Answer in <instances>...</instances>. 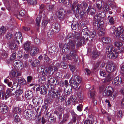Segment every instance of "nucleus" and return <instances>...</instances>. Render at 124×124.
Here are the masks:
<instances>
[{"label": "nucleus", "instance_id": "obj_1", "mask_svg": "<svg viewBox=\"0 0 124 124\" xmlns=\"http://www.w3.org/2000/svg\"><path fill=\"white\" fill-rule=\"evenodd\" d=\"M100 90L101 92H103V94L104 96H109L110 99L111 101L113 100L116 96V93L113 94V89L109 86L105 88L104 86L102 85L100 87Z\"/></svg>", "mask_w": 124, "mask_h": 124}, {"label": "nucleus", "instance_id": "obj_2", "mask_svg": "<svg viewBox=\"0 0 124 124\" xmlns=\"http://www.w3.org/2000/svg\"><path fill=\"white\" fill-rule=\"evenodd\" d=\"M96 22H93V24L95 25L97 24L98 27L99 25L100 27L98 32V34L100 36L103 35L105 33V28L103 25L104 22L103 21V18L100 16L96 15L95 16Z\"/></svg>", "mask_w": 124, "mask_h": 124}, {"label": "nucleus", "instance_id": "obj_3", "mask_svg": "<svg viewBox=\"0 0 124 124\" xmlns=\"http://www.w3.org/2000/svg\"><path fill=\"white\" fill-rule=\"evenodd\" d=\"M80 35L79 34L77 36H76L75 37V39L72 40L71 41L67 44V47L68 49H73L75 47V44L76 45L77 47H78L82 45V42L83 40L82 39L80 40V41H78Z\"/></svg>", "mask_w": 124, "mask_h": 124}, {"label": "nucleus", "instance_id": "obj_4", "mask_svg": "<svg viewBox=\"0 0 124 124\" xmlns=\"http://www.w3.org/2000/svg\"><path fill=\"white\" fill-rule=\"evenodd\" d=\"M75 79L71 78L69 80V83L72 87L74 89L77 88L79 84L81 82V78L79 76H75Z\"/></svg>", "mask_w": 124, "mask_h": 124}, {"label": "nucleus", "instance_id": "obj_5", "mask_svg": "<svg viewBox=\"0 0 124 124\" xmlns=\"http://www.w3.org/2000/svg\"><path fill=\"white\" fill-rule=\"evenodd\" d=\"M110 30H113L114 35L117 38H118L123 33L124 30L121 27H119L117 29H116L115 26H112L110 28Z\"/></svg>", "mask_w": 124, "mask_h": 124}, {"label": "nucleus", "instance_id": "obj_6", "mask_svg": "<svg viewBox=\"0 0 124 124\" xmlns=\"http://www.w3.org/2000/svg\"><path fill=\"white\" fill-rule=\"evenodd\" d=\"M78 56L76 54L75 51L72 50L70 52L69 55H66V57L63 56L62 59L63 60H66L67 59L69 60L73 59L75 62H77L78 61Z\"/></svg>", "mask_w": 124, "mask_h": 124}, {"label": "nucleus", "instance_id": "obj_7", "mask_svg": "<svg viewBox=\"0 0 124 124\" xmlns=\"http://www.w3.org/2000/svg\"><path fill=\"white\" fill-rule=\"evenodd\" d=\"M66 14L65 11L62 8L60 9L59 12H56L55 15L54 14L53 17L56 19L58 16L61 21L63 20L65 18V15Z\"/></svg>", "mask_w": 124, "mask_h": 124}, {"label": "nucleus", "instance_id": "obj_8", "mask_svg": "<svg viewBox=\"0 0 124 124\" xmlns=\"http://www.w3.org/2000/svg\"><path fill=\"white\" fill-rule=\"evenodd\" d=\"M60 92L58 90L53 91L51 90L48 93V95L50 98L51 100H53L57 98L60 96Z\"/></svg>", "mask_w": 124, "mask_h": 124}, {"label": "nucleus", "instance_id": "obj_9", "mask_svg": "<svg viewBox=\"0 0 124 124\" xmlns=\"http://www.w3.org/2000/svg\"><path fill=\"white\" fill-rule=\"evenodd\" d=\"M54 72L53 67L50 66H49L48 69L45 68L43 70L42 74L43 76H47L48 75H52Z\"/></svg>", "mask_w": 124, "mask_h": 124}, {"label": "nucleus", "instance_id": "obj_10", "mask_svg": "<svg viewBox=\"0 0 124 124\" xmlns=\"http://www.w3.org/2000/svg\"><path fill=\"white\" fill-rule=\"evenodd\" d=\"M14 91H15L13 88L12 89H10L8 88L6 90V93L7 94V95H6V94L4 93L3 92H2V96L1 98L4 100L5 99H5L6 100L9 96H10L11 95H14Z\"/></svg>", "mask_w": 124, "mask_h": 124}, {"label": "nucleus", "instance_id": "obj_11", "mask_svg": "<svg viewBox=\"0 0 124 124\" xmlns=\"http://www.w3.org/2000/svg\"><path fill=\"white\" fill-rule=\"evenodd\" d=\"M105 69L107 72L110 73L115 70V65L113 63H108L107 64Z\"/></svg>", "mask_w": 124, "mask_h": 124}, {"label": "nucleus", "instance_id": "obj_12", "mask_svg": "<svg viewBox=\"0 0 124 124\" xmlns=\"http://www.w3.org/2000/svg\"><path fill=\"white\" fill-rule=\"evenodd\" d=\"M81 5L80 4H78L75 7L73 6H72V10L73 11L75 16L77 18L78 17L79 11L81 8Z\"/></svg>", "mask_w": 124, "mask_h": 124}, {"label": "nucleus", "instance_id": "obj_13", "mask_svg": "<svg viewBox=\"0 0 124 124\" xmlns=\"http://www.w3.org/2000/svg\"><path fill=\"white\" fill-rule=\"evenodd\" d=\"M115 47L118 48V52H120L121 54L123 53L124 51V48L122 46V44L119 41H116L115 42Z\"/></svg>", "mask_w": 124, "mask_h": 124}, {"label": "nucleus", "instance_id": "obj_14", "mask_svg": "<svg viewBox=\"0 0 124 124\" xmlns=\"http://www.w3.org/2000/svg\"><path fill=\"white\" fill-rule=\"evenodd\" d=\"M22 37L21 32H17L15 35V41L19 44L20 41L22 43Z\"/></svg>", "mask_w": 124, "mask_h": 124}, {"label": "nucleus", "instance_id": "obj_15", "mask_svg": "<svg viewBox=\"0 0 124 124\" xmlns=\"http://www.w3.org/2000/svg\"><path fill=\"white\" fill-rule=\"evenodd\" d=\"M122 82L121 78L119 77L115 78L112 82V84L114 86L118 85L121 84Z\"/></svg>", "mask_w": 124, "mask_h": 124}, {"label": "nucleus", "instance_id": "obj_16", "mask_svg": "<svg viewBox=\"0 0 124 124\" xmlns=\"http://www.w3.org/2000/svg\"><path fill=\"white\" fill-rule=\"evenodd\" d=\"M52 30L56 33L60 30V25L57 23H53L52 25Z\"/></svg>", "mask_w": 124, "mask_h": 124}, {"label": "nucleus", "instance_id": "obj_17", "mask_svg": "<svg viewBox=\"0 0 124 124\" xmlns=\"http://www.w3.org/2000/svg\"><path fill=\"white\" fill-rule=\"evenodd\" d=\"M116 51L113 50V51L110 53L108 54V56L110 59H114L118 55V53L117 52L118 51L116 50Z\"/></svg>", "mask_w": 124, "mask_h": 124}, {"label": "nucleus", "instance_id": "obj_18", "mask_svg": "<svg viewBox=\"0 0 124 124\" xmlns=\"http://www.w3.org/2000/svg\"><path fill=\"white\" fill-rule=\"evenodd\" d=\"M38 87L36 88L37 91H39L41 94H45L47 92V91L46 88L43 86H41L40 87H39L38 85Z\"/></svg>", "mask_w": 124, "mask_h": 124}, {"label": "nucleus", "instance_id": "obj_19", "mask_svg": "<svg viewBox=\"0 0 124 124\" xmlns=\"http://www.w3.org/2000/svg\"><path fill=\"white\" fill-rule=\"evenodd\" d=\"M24 47L25 51L28 53L32 48L30 45V43L29 42H26L25 43L24 45Z\"/></svg>", "mask_w": 124, "mask_h": 124}, {"label": "nucleus", "instance_id": "obj_20", "mask_svg": "<svg viewBox=\"0 0 124 124\" xmlns=\"http://www.w3.org/2000/svg\"><path fill=\"white\" fill-rule=\"evenodd\" d=\"M10 74L12 77L13 78L20 76L21 75L20 73L18 72L16 70L14 69H13L11 70Z\"/></svg>", "mask_w": 124, "mask_h": 124}, {"label": "nucleus", "instance_id": "obj_21", "mask_svg": "<svg viewBox=\"0 0 124 124\" xmlns=\"http://www.w3.org/2000/svg\"><path fill=\"white\" fill-rule=\"evenodd\" d=\"M29 61L31 65L33 67H36L39 66L40 65V62L38 60L36 59L33 60L32 59H29Z\"/></svg>", "mask_w": 124, "mask_h": 124}, {"label": "nucleus", "instance_id": "obj_22", "mask_svg": "<svg viewBox=\"0 0 124 124\" xmlns=\"http://www.w3.org/2000/svg\"><path fill=\"white\" fill-rule=\"evenodd\" d=\"M8 111L7 106L4 104L1 105L0 106V111L3 114H5Z\"/></svg>", "mask_w": 124, "mask_h": 124}, {"label": "nucleus", "instance_id": "obj_23", "mask_svg": "<svg viewBox=\"0 0 124 124\" xmlns=\"http://www.w3.org/2000/svg\"><path fill=\"white\" fill-rule=\"evenodd\" d=\"M33 95L32 92L30 90L27 91L25 93V96L26 99L29 100L32 98Z\"/></svg>", "mask_w": 124, "mask_h": 124}, {"label": "nucleus", "instance_id": "obj_24", "mask_svg": "<svg viewBox=\"0 0 124 124\" xmlns=\"http://www.w3.org/2000/svg\"><path fill=\"white\" fill-rule=\"evenodd\" d=\"M30 55L31 56H34L36 55L38 53L39 49L38 48L36 47L31 48L30 50Z\"/></svg>", "mask_w": 124, "mask_h": 124}, {"label": "nucleus", "instance_id": "obj_25", "mask_svg": "<svg viewBox=\"0 0 124 124\" xmlns=\"http://www.w3.org/2000/svg\"><path fill=\"white\" fill-rule=\"evenodd\" d=\"M9 46L12 50H14L15 51L18 49V46L15 43V41L11 43Z\"/></svg>", "mask_w": 124, "mask_h": 124}, {"label": "nucleus", "instance_id": "obj_26", "mask_svg": "<svg viewBox=\"0 0 124 124\" xmlns=\"http://www.w3.org/2000/svg\"><path fill=\"white\" fill-rule=\"evenodd\" d=\"M113 75L110 74H109L106 78L104 80V82H110L113 79Z\"/></svg>", "mask_w": 124, "mask_h": 124}, {"label": "nucleus", "instance_id": "obj_27", "mask_svg": "<svg viewBox=\"0 0 124 124\" xmlns=\"http://www.w3.org/2000/svg\"><path fill=\"white\" fill-rule=\"evenodd\" d=\"M104 4V1L101 0H97L96 2L97 7L100 10L102 6Z\"/></svg>", "mask_w": 124, "mask_h": 124}, {"label": "nucleus", "instance_id": "obj_28", "mask_svg": "<svg viewBox=\"0 0 124 124\" xmlns=\"http://www.w3.org/2000/svg\"><path fill=\"white\" fill-rule=\"evenodd\" d=\"M14 95L15 94V97L16 98L21 95L23 93V91L21 89H17L16 91H14Z\"/></svg>", "mask_w": 124, "mask_h": 124}, {"label": "nucleus", "instance_id": "obj_29", "mask_svg": "<svg viewBox=\"0 0 124 124\" xmlns=\"http://www.w3.org/2000/svg\"><path fill=\"white\" fill-rule=\"evenodd\" d=\"M113 46L112 45L108 46L106 47V53L108 54L112 52L113 50Z\"/></svg>", "mask_w": 124, "mask_h": 124}, {"label": "nucleus", "instance_id": "obj_30", "mask_svg": "<svg viewBox=\"0 0 124 124\" xmlns=\"http://www.w3.org/2000/svg\"><path fill=\"white\" fill-rule=\"evenodd\" d=\"M87 13L89 12L90 14L92 15H94L95 12V10L93 8L90 6H89L87 10Z\"/></svg>", "mask_w": 124, "mask_h": 124}, {"label": "nucleus", "instance_id": "obj_31", "mask_svg": "<svg viewBox=\"0 0 124 124\" xmlns=\"http://www.w3.org/2000/svg\"><path fill=\"white\" fill-rule=\"evenodd\" d=\"M102 40L103 43L107 44L110 43L111 41V39L110 38L106 37L102 38Z\"/></svg>", "mask_w": 124, "mask_h": 124}, {"label": "nucleus", "instance_id": "obj_32", "mask_svg": "<svg viewBox=\"0 0 124 124\" xmlns=\"http://www.w3.org/2000/svg\"><path fill=\"white\" fill-rule=\"evenodd\" d=\"M22 111L21 108L18 107H16L14 108L13 109V112L14 113L15 112L16 113L19 114H20L21 113Z\"/></svg>", "mask_w": 124, "mask_h": 124}, {"label": "nucleus", "instance_id": "obj_33", "mask_svg": "<svg viewBox=\"0 0 124 124\" xmlns=\"http://www.w3.org/2000/svg\"><path fill=\"white\" fill-rule=\"evenodd\" d=\"M18 83L19 84L22 85H24L26 83L25 80L23 78L19 77L18 78Z\"/></svg>", "mask_w": 124, "mask_h": 124}, {"label": "nucleus", "instance_id": "obj_34", "mask_svg": "<svg viewBox=\"0 0 124 124\" xmlns=\"http://www.w3.org/2000/svg\"><path fill=\"white\" fill-rule=\"evenodd\" d=\"M19 63H18L17 66V67L16 68V69L19 70H21L23 69L24 66L23 63L19 61Z\"/></svg>", "mask_w": 124, "mask_h": 124}, {"label": "nucleus", "instance_id": "obj_35", "mask_svg": "<svg viewBox=\"0 0 124 124\" xmlns=\"http://www.w3.org/2000/svg\"><path fill=\"white\" fill-rule=\"evenodd\" d=\"M19 63H18L17 66V67L16 68V69L19 70H21L23 69L24 66L23 63L19 61Z\"/></svg>", "mask_w": 124, "mask_h": 124}, {"label": "nucleus", "instance_id": "obj_36", "mask_svg": "<svg viewBox=\"0 0 124 124\" xmlns=\"http://www.w3.org/2000/svg\"><path fill=\"white\" fill-rule=\"evenodd\" d=\"M23 115L24 117L26 119H28L29 118H31V119L32 118V117H31V115H29L28 111H24Z\"/></svg>", "mask_w": 124, "mask_h": 124}, {"label": "nucleus", "instance_id": "obj_37", "mask_svg": "<svg viewBox=\"0 0 124 124\" xmlns=\"http://www.w3.org/2000/svg\"><path fill=\"white\" fill-rule=\"evenodd\" d=\"M92 54V56L93 58H96L98 57L100 54L99 52L95 49L93 51Z\"/></svg>", "mask_w": 124, "mask_h": 124}, {"label": "nucleus", "instance_id": "obj_38", "mask_svg": "<svg viewBox=\"0 0 124 124\" xmlns=\"http://www.w3.org/2000/svg\"><path fill=\"white\" fill-rule=\"evenodd\" d=\"M13 119L16 122H18L20 121L19 117L16 113H14L13 115Z\"/></svg>", "mask_w": 124, "mask_h": 124}, {"label": "nucleus", "instance_id": "obj_39", "mask_svg": "<svg viewBox=\"0 0 124 124\" xmlns=\"http://www.w3.org/2000/svg\"><path fill=\"white\" fill-rule=\"evenodd\" d=\"M47 84L54 83L55 81V79L53 77H49L48 78Z\"/></svg>", "mask_w": 124, "mask_h": 124}, {"label": "nucleus", "instance_id": "obj_40", "mask_svg": "<svg viewBox=\"0 0 124 124\" xmlns=\"http://www.w3.org/2000/svg\"><path fill=\"white\" fill-rule=\"evenodd\" d=\"M46 80V78L44 76H42L40 78L39 80V81L40 83L42 84H44Z\"/></svg>", "mask_w": 124, "mask_h": 124}, {"label": "nucleus", "instance_id": "obj_41", "mask_svg": "<svg viewBox=\"0 0 124 124\" xmlns=\"http://www.w3.org/2000/svg\"><path fill=\"white\" fill-rule=\"evenodd\" d=\"M69 116V115L68 114H65L64 115L63 117V120L62 121V122L63 123L67 121Z\"/></svg>", "mask_w": 124, "mask_h": 124}, {"label": "nucleus", "instance_id": "obj_42", "mask_svg": "<svg viewBox=\"0 0 124 124\" xmlns=\"http://www.w3.org/2000/svg\"><path fill=\"white\" fill-rule=\"evenodd\" d=\"M6 28L3 26L0 28V34L1 35H3L6 32Z\"/></svg>", "mask_w": 124, "mask_h": 124}, {"label": "nucleus", "instance_id": "obj_43", "mask_svg": "<svg viewBox=\"0 0 124 124\" xmlns=\"http://www.w3.org/2000/svg\"><path fill=\"white\" fill-rule=\"evenodd\" d=\"M77 95L79 98L81 100H82L83 98V95L82 92L80 91L78 92L77 94Z\"/></svg>", "mask_w": 124, "mask_h": 124}, {"label": "nucleus", "instance_id": "obj_44", "mask_svg": "<svg viewBox=\"0 0 124 124\" xmlns=\"http://www.w3.org/2000/svg\"><path fill=\"white\" fill-rule=\"evenodd\" d=\"M16 53L14 52L11 55L10 57V59L12 60H13L16 59Z\"/></svg>", "mask_w": 124, "mask_h": 124}, {"label": "nucleus", "instance_id": "obj_45", "mask_svg": "<svg viewBox=\"0 0 124 124\" xmlns=\"http://www.w3.org/2000/svg\"><path fill=\"white\" fill-rule=\"evenodd\" d=\"M8 54L7 52H6L5 50H3L2 51V56L3 57V58L5 59L8 56Z\"/></svg>", "mask_w": 124, "mask_h": 124}, {"label": "nucleus", "instance_id": "obj_46", "mask_svg": "<svg viewBox=\"0 0 124 124\" xmlns=\"http://www.w3.org/2000/svg\"><path fill=\"white\" fill-rule=\"evenodd\" d=\"M77 26V23L73 22L71 24V28L73 30H75L76 29Z\"/></svg>", "mask_w": 124, "mask_h": 124}, {"label": "nucleus", "instance_id": "obj_47", "mask_svg": "<svg viewBox=\"0 0 124 124\" xmlns=\"http://www.w3.org/2000/svg\"><path fill=\"white\" fill-rule=\"evenodd\" d=\"M82 32H83L84 34L85 35L88 36L89 34H90V31L86 28L83 30Z\"/></svg>", "mask_w": 124, "mask_h": 124}, {"label": "nucleus", "instance_id": "obj_48", "mask_svg": "<svg viewBox=\"0 0 124 124\" xmlns=\"http://www.w3.org/2000/svg\"><path fill=\"white\" fill-rule=\"evenodd\" d=\"M54 6L53 5H48L47 8V9L49 11H52L53 9Z\"/></svg>", "mask_w": 124, "mask_h": 124}, {"label": "nucleus", "instance_id": "obj_49", "mask_svg": "<svg viewBox=\"0 0 124 124\" xmlns=\"http://www.w3.org/2000/svg\"><path fill=\"white\" fill-rule=\"evenodd\" d=\"M36 24L38 26H39L41 21V17H38L36 18Z\"/></svg>", "mask_w": 124, "mask_h": 124}, {"label": "nucleus", "instance_id": "obj_50", "mask_svg": "<svg viewBox=\"0 0 124 124\" xmlns=\"http://www.w3.org/2000/svg\"><path fill=\"white\" fill-rule=\"evenodd\" d=\"M96 34V32L93 31V32H90V34H89L88 36L91 38H93L95 37Z\"/></svg>", "mask_w": 124, "mask_h": 124}, {"label": "nucleus", "instance_id": "obj_51", "mask_svg": "<svg viewBox=\"0 0 124 124\" xmlns=\"http://www.w3.org/2000/svg\"><path fill=\"white\" fill-rule=\"evenodd\" d=\"M110 7L112 9H115L116 7V5L114 2H112L110 3L109 4Z\"/></svg>", "mask_w": 124, "mask_h": 124}, {"label": "nucleus", "instance_id": "obj_52", "mask_svg": "<svg viewBox=\"0 0 124 124\" xmlns=\"http://www.w3.org/2000/svg\"><path fill=\"white\" fill-rule=\"evenodd\" d=\"M19 60H16L13 62V65L14 68L15 69L17 67V66L18 63H19Z\"/></svg>", "mask_w": 124, "mask_h": 124}, {"label": "nucleus", "instance_id": "obj_53", "mask_svg": "<svg viewBox=\"0 0 124 124\" xmlns=\"http://www.w3.org/2000/svg\"><path fill=\"white\" fill-rule=\"evenodd\" d=\"M17 100L19 101H23L24 100V97L23 95H21L16 98Z\"/></svg>", "mask_w": 124, "mask_h": 124}, {"label": "nucleus", "instance_id": "obj_54", "mask_svg": "<svg viewBox=\"0 0 124 124\" xmlns=\"http://www.w3.org/2000/svg\"><path fill=\"white\" fill-rule=\"evenodd\" d=\"M23 1L25 0H27L29 3H30L31 4H35L37 3V1L35 0H30V1L28 2V0H22Z\"/></svg>", "mask_w": 124, "mask_h": 124}, {"label": "nucleus", "instance_id": "obj_55", "mask_svg": "<svg viewBox=\"0 0 124 124\" xmlns=\"http://www.w3.org/2000/svg\"><path fill=\"white\" fill-rule=\"evenodd\" d=\"M6 38L8 39H9L12 36V35L11 33H8L7 34L5 35Z\"/></svg>", "mask_w": 124, "mask_h": 124}, {"label": "nucleus", "instance_id": "obj_56", "mask_svg": "<svg viewBox=\"0 0 124 124\" xmlns=\"http://www.w3.org/2000/svg\"><path fill=\"white\" fill-rule=\"evenodd\" d=\"M83 105L82 104H80L77 106V109L78 111H82Z\"/></svg>", "mask_w": 124, "mask_h": 124}, {"label": "nucleus", "instance_id": "obj_57", "mask_svg": "<svg viewBox=\"0 0 124 124\" xmlns=\"http://www.w3.org/2000/svg\"><path fill=\"white\" fill-rule=\"evenodd\" d=\"M95 95V92L94 91L91 92L90 93L88 94V96L90 98L93 99Z\"/></svg>", "mask_w": 124, "mask_h": 124}, {"label": "nucleus", "instance_id": "obj_58", "mask_svg": "<svg viewBox=\"0 0 124 124\" xmlns=\"http://www.w3.org/2000/svg\"><path fill=\"white\" fill-rule=\"evenodd\" d=\"M103 10L105 11H108L109 10L108 6L107 5H105L103 7Z\"/></svg>", "mask_w": 124, "mask_h": 124}, {"label": "nucleus", "instance_id": "obj_59", "mask_svg": "<svg viewBox=\"0 0 124 124\" xmlns=\"http://www.w3.org/2000/svg\"><path fill=\"white\" fill-rule=\"evenodd\" d=\"M109 21L111 24H113L115 23L114 19L112 17H111L109 18H108Z\"/></svg>", "mask_w": 124, "mask_h": 124}, {"label": "nucleus", "instance_id": "obj_60", "mask_svg": "<svg viewBox=\"0 0 124 124\" xmlns=\"http://www.w3.org/2000/svg\"><path fill=\"white\" fill-rule=\"evenodd\" d=\"M100 75L101 76L103 77H105L106 76V73L104 70H101L100 72Z\"/></svg>", "mask_w": 124, "mask_h": 124}, {"label": "nucleus", "instance_id": "obj_61", "mask_svg": "<svg viewBox=\"0 0 124 124\" xmlns=\"http://www.w3.org/2000/svg\"><path fill=\"white\" fill-rule=\"evenodd\" d=\"M61 65L63 69H66L67 67V64L63 62H61Z\"/></svg>", "mask_w": 124, "mask_h": 124}, {"label": "nucleus", "instance_id": "obj_62", "mask_svg": "<svg viewBox=\"0 0 124 124\" xmlns=\"http://www.w3.org/2000/svg\"><path fill=\"white\" fill-rule=\"evenodd\" d=\"M48 23V21L46 20H43L42 23V25L44 27H45Z\"/></svg>", "mask_w": 124, "mask_h": 124}, {"label": "nucleus", "instance_id": "obj_63", "mask_svg": "<svg viewBox=\"0 0 124 124\" xmlns=\"http://www.w3.org/2000/svg\"><path fill=\"white\" fill-rule=\"evenodd\" d=\"M121 41L124 42V34L123 33L118 38Z\"/></svg>", "mask_w": 124, "mask_h": 124}, {"label": "nucleus", "instance_id": "obj_64", "mask_svg": "<svg viewBox=\"0 0 124 124\" xmlns=\"http://www.w3.org/2000/svg\"><path fill=\"white\" fill-rule=\"evenodd\" d=\"M93 122L89 120H85L84 122L85 124H93Z\"/></svg>", "mask_w": 124, "mask_h": 124}]
</instances>
